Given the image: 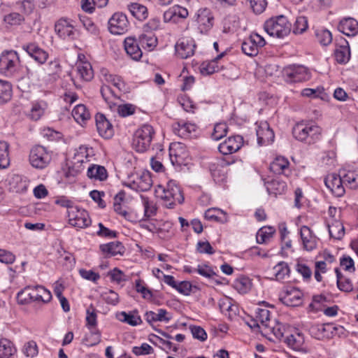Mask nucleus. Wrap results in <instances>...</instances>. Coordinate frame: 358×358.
I'll return each mask as SVG.
<instances>
[{"label": "nucleus", "instance_id": "obj_4", "mask_svg": "<svg viewBox=\"0 0 358 358\" xmlns=\"http://www.w3.org/2000/svg\"><path fill=\"white\" fill-rule=\"evenodd\" d=\"M155 131L151 125L144 124L138 129L133 137L132 146L139 152L146 151L150 146Z\"/></svg>", "mask_w": 358, "mask_h": 358}, {"label": "nucleus", "instance_id": "obj_47", "mask_svg": "<svg viewBox=\"0 0 358 358\" xmlns=\"http://www.w3.org/2000/svg\"><path fill=\"white\" fill-rule=\"evenodd\" d=\"M8 144L0 141V169H6L9 166Z\"/></svg>", "mask_w": 358, "mask_h": 358}, {"label": "nucleus", "instance_id": "obj_55", "mask_svg": "<svg viewBox=\"0 0 358 358\" xmlns=\"http://www.w3.org/2000/svg\"><path fill=\"white\" fill-rule=\"evenodd\" d=\"M101 94L104 100L108 102L110 108L113 106H115V103H113L111 101H110V96H114L115 98H118L119 96L115 94V91L112 89V87L109 85H103L101 88Z\"/></svg>", "mask_w": 358, "mask_h": 358}, {"label": "nucleus", "instance_id": "obj_6", "mask_svg": "<svg viewBox=\"0 0 358 358\" xmlns=\"http://www.w3.org/2000/svg\"><path fill=\"white\" fill-rule=\"evenodd\" d=\"M51 159V154L43 146L36 145L30 150L29 162L36 169L45 168L50 164Z\"/></svg>", "mask_w": 358, "mask_h": 358}, {"label": "nucleus", "instance_id": "obj_58", "mask_svg": "<svg viewBox=\"0 0 358 358\" xmlns=\"http://www.w3.org/2000/svg\"><path fill=\"white\" fill-rule=\"evenodd\" d=\"M250 282L248 278H241L237 279L234 282V287L240 293H247L250 287Z\"/></svg>", "mask_w": 358, "mask_h": 358}, {"label": "nucleus", "instance_id": "obj_1", "mask_svg": "<svg viewBox=\"0 0 358 358\" xmlns=\"http://www.w3.org/2000/svg\"><path fill=\"white\" fill-rule=\"evenodd\" d=\"M155 194L163 201L164 205L168 208H173L175 205L181 204L184 201L180 187L173 181L169 182L166 187L158 185Z\"/></svg>", "mask_w": 358, "mask_h": 358}, {"label": "nucleus", "instance_id": "obj_37", "mask_svg": "<svg viewBox=\"0 0 358 358\" xmlns=\"http://www.w3.org/2000/svg\"><path fill=\"white\" fill-rule=\"evenodd\" d=\"M139 44L145 49L152 50L157 45V38L151 32L142 34L138 37Z\"/></svg>", "mask_w": 358, "mask_h": 358}, {"label": "nucleus", "instance_id": "obj_23", "mask_svg": "<svg viewBox=\"0 0 358 358\" xmlns=\"http://www.w3.org/2000/svg\"><path fill=\"white\" fill-rule=\"evenodd\" d=\"M300 235L303 242V248L311 251L316 248L317 237L313 234L312 230L307 225H303L300 229Z\"/></svg>", "mask_w": 358, "mask_h": 358}, {"label": "nucleus", "instance_id": "obj_35", "mask_svg": "<svg viewBox=\"0 0 358 358\" xmlns=\"http://www.w3.org/2000/svg\"><path fill=\"white\" fill-rule=\"evenodd\" d=\"M72 116L79 124L85 123L90 118V113L83 104H78L72 110Z\"/></svg>", "mask_w": 358, "mask_h": 358}, {"label": "nucleus", "instance_id": "obj_2", "mask_svg": "<svg viewBox=\"0 0 358 358\" xmlns=\"http://www.w3.org/2000/svg\"><path fill=\"white\" fill-rule=\"evenodd\" d=\"M321 131V128L313 122H301L294 125L292 134L296 140L312 144L319 139Z\"/></svg>", "mask_w": 358, "mask_h": 358}, {"label": "nucleus", "instance_id": "obj_28", "mask_svg": "<svg viewBox=\"0 0 358 358\" xmlns=\"http://www.w3.org/2000/svg\"><path fill=\"white\" fill-rule=\"evenodd\" d=\"M343 180L346 187L356 189L358 188V168L343 170Z\"/></svg>", "mask_w": 358, "mask_h": 358}, {"label": "nucleus", "instance_id": "obj_17", "mask_svg": "<svg viewBox=\"0 0 358 358\" xmlns=\"http://www.w3.org/2000/svg\"><path fill=\"white\" fill-rule=\"evenodd\" d=\"M197 22L201 33L208 32L214 24L211 10L207 8H200L197 12Z\"/></svg>", "mask_w": 358, "mask_h": 358}, {"label": "nucleus", "instance_id": "obj_59", "mask_svg": "<svg viewBox=\"0 0 358 358\" xmlns=\"http://www.w3.org/2000/svg\"><path fill=\"white\" fill-rule=\"evenodd\" d=\"M331 237L340 240L345 234L344 225H327Z\"/></svg>", "mask_w": 358, "mask_h": 358}, {"label": "nucleus", "instance_id": "obj_25", "mask_svg": "<svg viewBox=\"0 0 358 358\" xmlns=\"http://www.w3.org/2000/svg\"><path fill=\"white\" fill-rule=\"evenodd\" d=\"M124 44L127 54L132 59L138 61L141 58L143 52L139 47V42H137L136 38L127 37L125 38Z\"/></svg>", "mask_w": 358, "mask_h": 358}, {"label": "nucleus", "instance_id": "obj_32", "mask_svg": "<svg viewBox=\"0 0 358 358\" xmlns=\"http://www.w3.org/2000/svg\"><path fill=\"white\" fill-rule=\"evenodd\" d=\"M275 232V229L274 227L271 225H264L257 233V242L259 244L268 243L272 238Z\"/></svg>", "mask_w": 358, "mask_h": 358}, {"label": "nucleus", "instance_id": "obj_46", "mask_svg": "<svg viewBox=\"0 0 358 358\" xmlns=\"http://www.w3.org/2000/svg\"><path fill=\"white\" fill-rule=\"evenodd\" d=\"M17 300L18 303L22 305H25L31 302H34L32 298V287H26L22 290L19 292L17 295Z\"/></svg>", "mask_w": 358, "mask_h": 358}, {"label": "nucleus", "instance_id": "obj_53", "mask_svg": "<svg viewBox=\"0 0 358 358\" xmlns=\"http://www.w3.org/2000/svg\"><path fill=\"white\" fill-rule=\"evenodd\" d=\"M101 342V333L97 329L90 330V335L85 336L83 343L89 346H94Z\"/></svg>", "mask_w": 358, "mask_h": 358}, {"label": "nucleus", "instance_id": "obj_10", "mask_svg": "<svg viewBox=\"0 0 358 358\" xmlns=\"http://www.w3.org/2000/svg\"><path fill=\"white\" fill-rule=\"evenodd\" d=\"M173 133L182 138H194L199 134L198 127L195 124L180 120L172 124Z\"/></svg>", "mask_w": 358, "mask_h": 358}, {"label": "nucleus", "instance_id": "obj_8", "mask_svg": "<svg viewBox=\"0 0 358 358\" xmlns=\"http://www.w3.org/2000/svg\"><path fill=\"white\" fill-rule=\"evenodd\" d=\"M265 44L264 38L258 34L254 33L244 40L241 45V49L246 55L253 57L258 54L259 50Z\"/></svg>", "mask_w": 358, "mask_h": 358}, {"label": "nucleus", "instance_id": "obj_30", "mask_svg": "<svg viewBox=\"0 0 358 358\" xmlns=\"http://www.w3.org/2000/svg\"><path fill=\"white\" fill-rule=\"evenodd\" d=\"M32 298L34 301L48 303L52 299L51 292L44 287L37 285L32 287Z\"/></svg>", "mask_w": 358, "mask_h": 358}, {"label": "nucleus", "instance_id": "obj_61", "mask_svg": "<svg viewBox=\"0 0 358 358\" xmlns=\"http://www.w3.org/2000/svg\"><path fill=\"white\" fill-rule=\"evenodd\" d=\"M12 182L16 183L17 185L13 187L14 190L16 192H24L27 189V182L26 180H23L20 176H15L12 178Z\"/></svg>", "mask_w": 358, "mask_h": 358}, {"label": "nucleus", "instance_id": "obj_7", "mask_svg": "<svg viewBox=\"0 0 358 358\" xmlns=\"http://www.w3.org/2000/svg\"><path fill=\"white\" fill-rule=\"evenodd\" d=\"M19 62V57L15 51L3 52L0 57V72L6 75H13L17 70Z\"/></svg>", "mask_w": 358, "mask_h": 358}, {"label": "nucleus", "instance_id": "obj_41", "mask_svg": "<svg viewBox=\"0 0 358 358\" xmlns=\"http://www.w3.org/2000/svg\"><path fill=\"white\" fill-rule=\"evenodd\" d=\"M224 53L222 52L217 55L213 60L210 62H203L200 67V71L202 75L208 76L213 74V73L219 70V67L217 65V60L220 59L224 56Z\"/></svg>", "mask_w": 358, "mask_h": 358}, {"label": "nucleus", "instance_id": "obj_19", "mask_svg": "<svg viewBox=\"0 0 358 358\" xmlns=\"http://www.w3.org/2000/svg\"><path fill=\"white\" fill-rule=\"evenodd\" d=\"M303 293L297 288L292 287L287 289L280 299L287 306H299L302 303Z\"/></svg>", "mask_w": 358, "mask_h": 358}, {"label": "nucleus", "instance_id": "obj_62", "mask_svg": "<svg viewBox=\"0 0 358 358\" xmlns=\"http://www.w3.org/2000/svg\"><path fill=\"white\" fill-rule=\"evenodd\" d=\"M103 300L108 304L115 306L119 302V296L113 290L109 289L102 294Z\"/></svg>", "mask_w": 358, "mask_h": 358}, {"label": "nucleus", "instance_id": "obj_57", "mask_svg": "<svg viewBox=\"0 0 358 358\" xmlns=\"http://www.w3.org/2000/svg\"><path fill=\"white\" fill-rule=\"evenodd\" d=\"M308 27L307 17L305 16H299L296 18L293 28V32L296 34H302L306 31Z\"/></svg>", "mask_w": 358, "mask_h": 358}, {"label": "nucleus", "instance_id": "obj_48", "mask_svg": "<svg viewBox=\"0 0 358 358\" xmlns=\"http://www.w3.org/2000/svg\"><path fill=\"white\" fill-rule=\"evenodd\" d=\"M46 108V103L45 102H37L32 105L29 116L33 120H38L43 115Z\"/></svg>", "mask_w": 358, "mask_h": 358}, {"label": "nucleus", "instance_id": "obj_31", "mask_svg": "<svg viewBox=\"0 0 358 358\" xmlns=\"http://www.w3.org/2000/svg\"><path fill=\"white\" fill-rule=\"evenodd\" d=\"M285 342L294 350H301L304 343V337L301 333L295 331L285 338Z\"/></svg>", "mask_w": 358, "mask_h": 358}, {"label": "nucleus", "instance_id": "obj_14", "mask_svg": "<svg viewBox=\"0 0 358 358\" xmlns=\"http://www.w3.org/2000/svg\"><path fill=\"white\" fill-rule=\"evenodd\" d=\"M243 144V138L237 135L229 137L218 146L220 152L223 155H229L237 152Z\"/></svg>", "mask_w": 358, "mask_h": 358}, {"label": "nucleus", "instance_id": "obj_27", "mask_svg": "<svg viewBox=\"0 0 358 358\" xmlns=\"http://www.w3.org/2000/svg\"><path fill=\"white\" fill-rule=\"evenodd\" d=\"M116 317L119 321L133 327L137 326L142 323V320L138 315L137 310H134L129 313L122 311L117 313Z\"/></svg>", "mask_w": 358, "mask_h": 358}, {"label": "nucleus", "instance_id": "obj_64", "mask_svg": "<svg viewBox=\"0 0 358 358\" xmlns=\"http://www.w3.org/2000/svg\"><path fill=\"white\" fill-rule=\"evenodd\" d=\"M135 109V106L130 103L119 105L117 108L118 114L122 117H127L134 114Z\"/></svg>", "mask_w": 358, "mask_h": 358}, {"label": "nucleus", "instance_id": "obj_22", "mask_svg": "<svg viewBox=\"0 0 358 358\" xmlns=\"http://www.w3.org/2000/svg\"><path fill=\"white\" fill-rule=\"evenodd\" d=\"M99 248L106 257H115L116 255L122 256L126 250L124 246L120 241L101 244Z\"/></svg>", "mask_w": 358, "mask_h": 358}, {"label": "nucleus", "instance_id": "obj_60", "mask_svg": "<svg viewBox=\"0 0 358 358\" xmlns=\"http://www.w3.org/2000/svg\"><path fill=\"white\" fill-rule=\"evenodd\" d=\"M24 17L18 13H11L4 16L3 20L10 25H19L24 21Z\"/></svg>", "mask_w": 358, "mask_h": 358}, {"label": "nucleus", "instance_id": "obj_63", "mask_svg": "<svg viewBox=\"0 0 358 358\" xmlns=\"http://www.w3.org/2000/svg\"><path fill=\"white\" fill-rule=\"evenodd\" d=\"M249 2L253 12L257 14L262 13L267 5L266 0H249Z\"/></svg>", "mask_w": 358, "mask_h": 358}, {"label": "nucleus", "instance_id": "obj_51", "mask_svg": "<svg viewBox=\"0 0 358 358\" xmlns=\"http://www.w3.org/2000/svg\"><path fill=\"white\" fill-rule=\"evenodd\" d=\"M256 319L260 322L262 327L270 328V311L266 308H257L256 310Z\"/></svg>", "mask_w": 358, "mask_h": 358}, {"label": "nucleus", "instance_id": "obj_11", "mask_svg": "<svg viewBox=\"0 0 358 358\" xmlns=\"http://www.w3.org/2000/svg\"><path fill=\"white\" fill-rule=\"evenodd\" d=\"M324 184L328 189L336 196H341L345 193L344 181L343 180V172L339 174L331 173L324 178Z\"/></svg>", "mask_w": 358, "mask_h": 358}, {"label": "nucleus", "instance_id": "obj_33", "mask_svg": "<svg viewBox=\"0 0 358 358\" xmlns=\"http://www.w3.org/2000/svg\"><path fill=\"white\" fill-rule=\"evenodd\" d=\"M169 313L165 309H158L157 313L153 311H148L145 314V320L151 324L154 322H169L171 316H168Z\"/></svg>", "mask_w": 358, "mask_h": 358}, {"label": "nucleus", "instance_id": "obj_44", "mask_svg": "<svg viewBox=\"0 0 358 358\" xmlns=\"http://www.w3.org/2000/svg\"><path fill=\"white\" fill-rule=\"evenodd\" d=\"M335 59L340 64L347 63L350 57V51L348 45H341L334 52Z\"/></svg>", "mask_w": 358, "mask_h": 358}, {"label": "nucleus", "instance_id": "obj_54", "mask_svg": "<svg viewBox=\"0 0 358 358\" xmlns=\"http://www.w3.org/2000/svg\"><path fill=\"white\" fill-rule=\"evenodd\" d=\"M80 20L85 29L90 34L96 36L99 33V30L94 22L85 15H80Z\"/></svg>", "mask_w": 358, "mask_h": 358}, {"label": "nucleus", "instance_id": "obj_56", "mask_svg": "<svg viewBox=\"0 0 358 358\" xmlns=\"http://www.w3.org/2000/svg\"><path fill=\"white\" fill-rule=\"evenodd\" d=\"M86 326L90 330L96 329L97 320L96 310L92 306L87 309Z\"/></svg>", "mask_w": 358, "mask_h": 358}, {"label": "nucleus", "instance_id": "obj_36", "mask_svg": "<svg viewBox=\"0 0 358 358\" xmlns=\"http://www.w3.org/2000/svg\"><path fill=\"white\" fill-rule=\"evenodd\" d=\"M76 71L80 78L85 81L91 80L94 76L92 66L87 62L77 64Z\"/></svg>", "mask_w": 358, "mask_h": 358}, {"label": "nucleus", "instance_id": "obj_38", "mask_svg": "<svg viewBox=\"0 0 358 358\" xmlns=\"http://www.w3.org/2000/svg\"><path fill=\"white\" fill-rule=\"evenodd\" d=\"M16 349L13 343L6 338L0 340V358H14Z\"/></svg>", "mask_w": 358, "mask_h": 358}, {"label": "nucleus", "instance_id": "obj_40", "mask_svg": "<svg viewBox=\"0 0 358 358\" xmlns=\"http://www.w3.org/2000/svg\"><path fill=\"white\" fill-rule=\"evenodd\" d=\"M275 280L280 281L289 278L290 269L287 263L280 262L273 267Z\"/></svg>", "mask_w": 358, "mask_h": 358}, {"label": "nucleus", "instance_id": "obj_18", "mask_svg": "<svg viewBox=\"0 0 358 358\" xmlns=\"http://www.w3.org/2000/svg\"><path fill=\"white\" fill-rule=\"evenodd\" d=\"M22 48V50H24L29 55V56H30L40 64H44L48 59V52L42 48H41L35 43L24 44Z\"/></svg>", "mask_w": 358, "mask_h": 358}, {"label": "nucleus", "instance_id": "obj_12", "mask_svg": "<svg viewBox=\"0 0 358 358\" xmlns=\"http://www.w3.org/2000/svg\"><path fill=\"white\" fill-rule=\"evenodd\" d=\"M129 22L122 13H115L108 20V29L113 34H122L128 28Z\"/></svg>", "mask_w": 358, "mask_h": 358}, {"label": "nucleus", "instance_id": "obj_34", "mask_svg": "<svg viewBox=\"0 0 358 358\" xmlns=\"http://www.w3.org/2000/svg\"><path fill=\"white\" fill-rule=\"evenodd\" d=\"M287 189L286 182L278 179L275 178L266 183V189L270 194H282Z\"/></svg>", "mask_w": 358, "mask_h": 358}, {"label": "nucleus", "instance_id": "obj_39", "mask_svg": "<svg viewBox=\"0 0 358 358\" xmlns=\"http://www.w3.org/2000/svg\"><path fill=\"white\" fill-rule=\"evenodd\" d=\"M128 8L131 15L138 20L142 21L148 17V9L143 5L132 3L128 6Z\"/></svg>", "mask_w": 358, "mask_h": 358}, {"label": "nucleus", "instance_id": "obj_9", "mask_svg": "<svg viewBox=\"0 0 358 358\" xmlns=\"http://www.w3.org/2000/svg\"><path fill=\"white\" fill-rule=\"evenodd\" d=\"M283 75L287 82L299 83L308 80L310 73L303 66H289L284 69Z\"/></svg>", "mask_w": 358, "mask_h": 358}, {"label": "nucleus", "instance_id": "obj_24", "mask_svg": "<svg viewBox=\"0 0 358 358\" xmlns=\"http://www.w3.org/2000/svg\"><path fill=\"white\" fill-rule=\"evenodd\" d=\"M338 29L346 36H354L358 33V22L352 17L343 18L339 22Z\"/></svg>", "mask_w": 358, "mask_h": 358}, {"label": "nucleus", "instance_id": "obj_43", "mask_svg": "<svg viewBox=\"0 0 358 358\" xmlns=\"http://www.w3.org/2000/svg\"><path fill=\"white\" fill-rule=\"evenodd\" d=\"M12 97L11 84L3 80H0V105L8 102Z\"/></svg>", "mask_w": 358, "mask_h": 358}, {"label": "nucleus", "instance_id": "obj_15", "mask_svg": "<svg viewBox=\"0 0 358 358\" xmlns=\"http://www.w3.org/2000/svg\"><path fill=\"white\" fill-rule=\"evenodd\" d=\"M127 185L137 192H146L152 187V180L149 172H143L138 175L136 179L129 182Z\"/></svg>", "mask_w": 358, "mask_h": 358}, {"label": "nucleus", "instance_id": "obj_29", "mask_svg": "<svg viewBox=\"0 0 358 358\" xmlns=\"http://www.w3.org/2000/svg\"><path fill=\"white\" fill-rule=\"evenodd\" d=\"M289 162L287 158L282 156H278L270 164V169L275 174L287 175V171H289Z\"/></svg>", "mask_w": 358, "mask_h": 358}, {"label": "nucleus", "instance_id": "obj_21", "mask_svg": "<svg viewBox=\"0 0 358 358\" xmlns=\"http://www.w3.org/2000/svg\"><path fill=\"white\" fill-rule=\"evenodd\" d=\"M67 217L69 224H86L90 219L88 213L77 206L69 208Z\"/></svg>", "mask_w": 358, "mask_h": 358}, {"label": "nucleus", "instance_id": "obj_3", "mask_svg": "<svg viewBox=\"0 0 358 358\" xmlns=\"http://www.w3.org/2000/svg\"><path fill=\"white\" fill-rule=\"evenodd\" d=\"M264 27L268 34L278 38H283L287 36L291 31V24L284 15L268 20L266 21Z\"/></svg>", "mask_w": 358, "mask_h": 358}, {"label": "nucleus", "instance_id": "obj_13", "mask_svg": "<svg viewBox=\"0 0 358 358\" xmlns=\"http://www.w3.org/2000/svg\"><path fill=\"white\" fill-rule=\"evenodd\" d=\"M196 43L190 37H183L175 45L176 55L181 59H187L194 54Z\"/></svg>", "mask_w": 358, "mask_h": 358}, {"label": "nucleus", "instance_id": "obj_42", "mask_svg": "<svg viewBox=\"0 0 358 358\" xmlns=\"http://www.w3.org/2000/svg\"><path fill=\"white\" fill-rule=\"evenodd\" d=\"M87 176L102 181L107 178L108 173L105 167L99 165H92L87 169Z\"/></svg>", "mask_w": 358, "mask_h": 358}, {"label": "nucleus", "instance_id": "obj_49", "mask_svg": "<svg viewBox=\"0 0 358 358\" xmlns=\"http://www.w3.org/2000/svg\"><path fill=\"white\" fill-rule=\"evenodd\" d=\"M315 36L318 42L324 45H328L332 41L331 33L325 29H317L315 31Z\"/></svg>", "mask_w": 358, "mask_h": 358}, {"label": "nucleus", "instance_id": "obj_20", "mask_svg": "<svg viewBox=\"0 0 358 358\" xmlns=\"http://www.w3.org/2000/svg\"><path fill=\"white\" fill-rule=\"evenodd\" d=\"M95 122L98 133L101 137L108 139L113 136V126L104 115L97 113L95 116Z\"/></svg>", "mask_w": 358, "mask_h": 358}, {"label": "nucleus", "instance_id": "obj_50", "mask_svg": "<svg viewBox=\"0 0 358 358\" xmlns=\"http://www.w3.org/2000/svg\"><path fill=\"white\" fill-rule=\"evenodd\" d=\"M122 200V196L117 195L114 199V210L120 216L123 217L126 221L133 222L131 220V215L122 206L120 201Z\"/></svg>", "mask_w": 358, "mask_h": 358}, {"label": "nucleus", "instance_id": "obj_26", "mask_svg": "<svg viewBox=\"0 0 358 358\" xmlns=\"http://www.w3.org/2000/svg\"><path fill=\"white\" fill-rule=\"evenodd\" d=\"M204 217L206 221L211 222H228V217L225 212L217 208H211L206 210Z\"/></svg>", "mask_w": 358, "mask_h": 358}, {"label": "nucleus", "instance_id": "obj_45", "mask_svg": "<svg viewBox=\"0 0 358 358\" xmlns=\"http://www.w3.org/2000/svg\"><path fill=\"white\" fill-rule=\"evenodd\" d=\"M337 277V286L338 288L343 292H349L353 289V285L349 278L343 276L338 269H336Z\"/></svg>", "mask_w": 358, "mask_h": 358}, {"label": "nucleus", "instance_id": "obj_16", "mask_svg": "<svg viewBox=\"0 0 358 358\" xmlns=\"http://www.w3.org/2000/svg\"><path fill=\"white\" fill-rule=\"evenodd\" d=\"M257 142L260 145L271 143L275 138L274 132L267 122H261L256 129Z\"/></svg>", "mask_w": 358, "mask_h": 358}, {"label": "nucleus", "instance_id": "obj_5", "mask_svg": "<svg viewBox=\"0 0 358 358\" xmlns=\"http://www.w3.org/2000/svg\"><path fill=\"white\" fill-rule=\"evenodd\" d=\"M55 30L60 38L68 41L76 40L80 36V31L69 19L59 20L55 25Z\"/></svg>", "mask_w": 358, "mask_h": 358}, {"label": "nucleus", "instance_id": "obj_52", "mask_svg": "<svg viewBox=\"0 0 358 358\" xmlns=\"http://www.w3.org/2000/svg\"><path fill=\"white\" fill-rule=\"evenodd\" d=\"M227 131L228 127L225 123H217L214 127L211 138L215 141H219L227 135Z\"/></svg>", "mask_w": 358, "mask_h": 358}]
</instances>
